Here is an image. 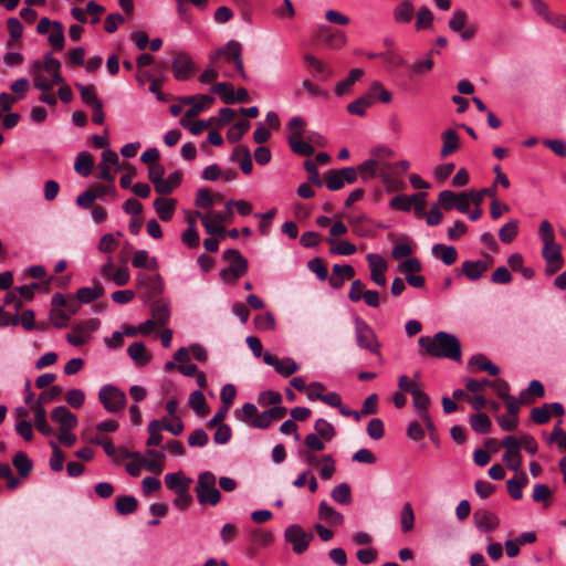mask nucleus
<instances>
[{"mask_svg":"<svg viewBox=\"0 0 566 566\" xmlns=\"http://www.w3.org/2000/svg\"><path fill=\"white\" fill-rule=\"evenodd\" d=\"M241 420L244 422H250L252 427L259 429H265L272 423L266 410L262 413H259L256 407L249 402L242 406Z\"/></svg>","mask_w":566,"mask_h":566,"instance_id":"14","label":"nucleus"},{"mask_svg":"<svg viewBox=\"0 0 566 566\" xmlns=\"http://www.w3.org/2000/svg\"><path fill=\"white\" fill-rule=\"evenodd\" d=\"M432 255L446 265H452L458 260V251L453 245L437 243L431 248Z\"/></svg>","mask_w":566,"mask_h":566,"instance_id":"26","label":"nucleus"},{"mask_svg":"<svg viewBox=\"0 0 566 566\" xmlns=\"http://www.w3.org/2000/svg\"><path fill=\"white\" fill-rule=\"evenodd\" d=\"M223 259L229 266L220 271V277L227 283L235 282L248 272V260L237 249H228Z\"/></svg>","mask_w":566,"mask_h":566,"instance_id":"4","label":"nucleus"},{"mask_svg":"<svg viewBox=\"0 0 566 566\" xmlns=\"http://www.w3.org/2000/svg\"><path fill=\"white\" fill-rule=\"evenodd\" d=\"M314 429L316 434L327 442L331 441L336 434L333 424L323 418L315 421Z\"/></svg>","mask_w":566,"mask_h":566,"instance_id":"56","label":"nucleus"},{"mask_svg":"<svg viewBox=\"0 0 566 566\" xmlns=\"http://www.w3.org/2000/svg\"><path fill=\"white\" fill-rule=\"evenodd\" d=\"M438 202L447 211L455 208L462 213L469 212V193L467 191L455 193L451 190H443L439 193Z\"/></svg>","mask_w":566,"mask_h":566,"instance_id":"11","label":"nucleus"},{"mask_svg":"<svg viewBox=\"0 0 566 566\" xmlns=\"http://www.w3.org/2000/svg\"><path fill=\"white\" fill-rule=\"evenodd\" d=\"M12 464L21 478L29 476L33 469L32 461L29 459L27 453L23 451H19L15 453V455L12 459Z\"/></svg>","mask_w":566,"mask_h":566,"instance_id":"39","label":"nucleus"},{"mask_svg":"<svg viewBox=\"0 0 566 566\" xmlns=\"http://www.w3.org/2000/svg\"><path fill=\"white\" fill-rule=\"evenodd\" d=\"M149 303L150 314L153 317L151 319H154V322H157L159 325L167 324L170 317L169 303L161 297L150 301Z\"/></svg>","mask_w":566,"mask_h":566,"instance_id":"25","label":"nucleus"},{"mask_svg":"<svg viewBox=\"0 0 566 566\" xmlns=\"http://www.w3.org/2000/svg\"><path fill=\"white\" fill-rule=\"evenodd\" d=\"M213 102L214 98L210 95H199L198 101H196L187 111V117H196L202 111L208 108Z\"/></svg>","mask_w":566,"mask_h":566,"instance_id":"60","label":"nucleus"},{"mask_svg":"<svg viewBox=\"0 0 566 566\" xmlns=\"http://www.w3.org/2000/svg\"><path fill=\"white\" fill-rule=\"evenodd\" d=\"M412 398L413 406L418 412L419 418L422 419L423 415L430 416L428 411V408L430 406L429 396L424 391L419 389L417 392H413Z\"/></svg>","mask_w":566,"mask_h":566,"instance_id":"51","label":"nucleus"},{"mask_svg":"<svg viewBox=\"0 0 566 566\" xmlns=\"http://www.w3.org/2000/svg\"><path fill=\"white\" fill-rule=\"evenodd\" d=\"M94 286L93 287H81L77 293L76 297L78 302L82 303H91L101 296L104 295L105 290L102 283L98 280H93Z\"/></svg>","mask_w":566,"mask_h":566,"instance_id":"27","label":"nucleus"},{"mask_svg":"<svg viewBox=\"0 0 566 566\" xmlns=\"http://www.w3.org/2000/svg\"><path fill=\"white\" fill-rule=\"evenodd\" d=\"M317 515L321 521L327 523L329 526H339L344 522L343 514L325 501L319 502Z\"/></svg>","mask_w":566,"mask_h":566,"instance_id":"22","label":"nucleus"},{"mask_svg":"<svg viewBox=\"0 0 566 566\" xmlns=\"http://www.w3.org/2000/svg\"><path fill=\"white\" fill-rule=\"evenodd\" d=\"M117 170H125V174L120 177L119 184L124 189H128L132 186V180L137 174V169L129 163L124 161L118 165Z\"/></svg>","mask_w":566,"mask_h":566,"instance_id":"62","label":"nucleus"},{"mask_svg":"<svg viewBox=\"0 0 566 566\" xmlns=\"http://www.w3.org/2000/svg\"><path fill=\"white\" fill-rule=\"evenodd\" d=\"M242 46L235 41H229L223 48H219L211 56L210 60L214 63L219 57H226L227 61L232 62L234 64L235 70L240 74V76L245 80L247 75L243 67V61L241 56Z\"/></svg>","mask_w":566,"mask_h":566,"instance_id":"7","label":"nucleus"},{"mask_svg":"<svg viewBox=\"0 0 566 566\" xmlns=\"http://www.w3.org/2000/svg\"><path fill=\"white\" fill-rule=\"evenodd\" d=\"M373 105L368 92L347 105V112L353 115L364 116L366 109Z\"/></svg>","mask_w":566,"mask_h":566,"instance_id":"47","label":"nucleus"},{"mask_svg":"<svg viewBox=\"0 0 566 566\" xmlns=\"http://www.w3.org/2000/svg\"><path fill=\"white\" fill-rule=\"evenodd\" d=\"M250 123L247 119H241L234 124L228 132V140L230 143H238L242 139L243 135L250 129Z\"/></svg>","mask_w":566,"mask_h":566,"instance_id":"57","label":"nucleus"},{"mask_svg":"<svg viewBox=\"0 0 566 566\" xmlns=\"http://www.w3.org/2000/svg\"><path fill=\"white\" fill-rule=\"evenodd\" d=\"M368 95L370 96L373 104L375 99L386 104L390 103L392 99V94L386 90L379 81H375L370 84Z\"/></svg>","mask_w":566,"mask_h":566,"instance_id":"44","label":"nucleus"},{"mask_svg":"<svg viewBox=\"0 0 566 566\" xmlns=\"http://www.w3.org/2000/svg\"><path fill=\"white\" fill-rule=\"evenodd\" d=\"M304 127L305 120L302 117H292L287 124V142L295 154L310 157L314 154V147L304 138Z\"/></svg>","mask_w":566,"mask_h":566,"instance_id":"3","label":"nucleus"},{"mask_svg":"<svg viewBox=\"0 0 566 566\" xmlns=\"http://www.w3.org/2000/svg\"><path fill=\"white\" fill-rule=\"evenodd\" d=\"M217 478L211 471L201 472L195 486L198 502L201 505L216 506L221 500V493L216 488Z\"/></svg>","mask_w":566,"mask_h":566,"instance_id":"2","label":"nucleus"},{"mask_svg":"<svg viewBox=\"0 0 566 566\" xmlns=\"http://www.w3.org/2000/svg\"><path fill=\"white\" fill-rule=\"evenodd\" d=\"M7 27L11 39L7 42V48H13L15 43L21 39L23 27L17 18H9Z\"/></svg>","mask_w":566,"mask_h":566,"instance_id":"52","label":"nucleus"},{"mask_svg":"<svg viewBox=\"0 0 566 566\" xmlns=\"http://www.w3.org/2000/svg\"><path fill=\"white\" fill-rule=\"evenodd\" d=\"M192 480L185 478L182 472L168 473L165 475V484L167 489L178 493L182 488H189Z\"/></svg>","mask_w":566,"mask_h":566,"instance_id":"35","label":"nucleus"},{"mask_svg":"<svg viewBox=\"0 0 566 566\" xmlns=\"http://www.w3.org/2000/svg\"><path fill=\"white\" fill-rule=\"evenodd\" d=\"M214 203V196L207 188L197 191L196 206L202 209H210Z\"/></svg>","mask_w":566,"mask_h":566,"instance_id":"64","label":"nucleus"},{"mask_svg":"<svg viewBox=\"0 0 566 566\" xmlns=\"http://www.w3.org/2000/svg\"><path fill=\"white\" fill-rule=\"evenodd\" d=\"M127 353L137 366H145L150 361L151 358L146 346L142 342L133 343L128 347Z\"/></svg>","mask_w":566,"mask_h":566,"instance_id":"29","label":"nucleus"},{"mask_svg":"<svg viewBox=\"0 0 566 566\" xmlns=\"http://www.w3.org/2000/svg\"><path fill=\"white\" fill-rule=\"evenodd\" d=\"M379 59L382 60L384 64L386 65V67L388 70L392 69V67H400V66L406 65L405 59L400 54H398L391 50H387L386 52H380Z\"/></svg>","mask_w":566,"mask_h":566,"instance_id":"59","label":"nucleus"},{"mask_svg":"<svg viewBox=\"0 0 566 566\" xmlns=\"http://www.w3.org/2000/svg\"><path fill=\"white\" fill-rule=\"evenodd\" d=\"M230 159L238 163L243 174L249 175L253 169L251 153L245 146H237L230 156Z\"/></svg>","mask_w":566,"mask_h":566,"instance_id":"24","label":"nucleus"},{"mask_svg":"<svg viewBox=\"0 0 566 566\" xmlns=\"http://www.w3.org/2000/svg\"><path fill=\"white\" fill-rule=\"evenodd\" d=\"M49 42L56 51H61L64 48V28L59 21L53 22V28L50 30Z\"/></svg>","mask_w":566,"mask_h":566,"instance_id":"46","label":"nucleus"},{"mask_svg":"<svg viewBox=\"0 0 566 566\" xmlns=\"http://www.w3.org/2000/svg\"><path fill=\"white\" fill-rule=\"evenodd\" d=\"M171 69L177 80L185 81L193 74L195 64L188 54L180 52L174 57Z\"/></svg>","mask_w":566,"mask_h":566,"instance_id":"15","label":"nucleus"},{"mask_svg":"<svg viewBox=\"0 0 566 566\" xmlns=\"http://www.w3.org/2000/svg\"><path fill=\"white\" fill-rule=\"evenodd\" d=\"M249 538L252 544L266 547L273 543L274 534L271 531L254 527L249 531Z\"/></svg>","mask_w":566,"mask_h":566,"instance_id":"37","label":"nucleus"},{"mask_svg":"<svg viewBox=\"0 0 566 566\" xmlns=\"http://www.w3.org/2000/svg\"><path fill=\"white\" fill-rule=\"evenodd\" d=\"M542 255L546 261V273L548 275L556 273L564 264L562 248L555 241L551 244H544Z\"/></svg>","mask_w":566,"mask_h":566,"instance_id":"13","label":"nucleus"},{"mask_svg":"<svg viewBox=\"0 0 566 566\" xmlns=\"http://www.w3.org/2000/svg\"><path fill=\"white\" fill-rule=\"evenodd\" d=\"M355 333L357 345L360 348L367 349L374 354L379 355V343L376 339V335L371 327L360 317H356L355 321Z\"/></svg>","mask_w":566,"mask_h":566,"instance_id":"9","label":"nucleus"},{"mask_svg":"<svg viewBox=\"0 0 566 566\" xmlns=\"http://www.w3.org/2000/svg\"><path fill=\"white\" fill-rule=\"evenodd\" d=\"M401 530L403 533H408L413 528L415 513L409 502L405 503L400 513Z\"/></svg>","mask_w":566,"mask_h":566,"instance_id":"58","label":"nucleus"},{"mask_svg":"<svg viewBox=\"0 0 566 566\" xmlns=\"http://www.w3.org/2000/svg\"><path fill=\"white\" fill-rule=\"evenodd\" d=\"M136 286L143 291L142 300L145 303L160 298L164 292V282L159 274L150 275L145 272H138L136 275Z\"/></svg>","mask_w":566,"mask_h":566,"instance_id":"6","label":"nucleus"},{"mask_svg":"<svg viewBox=\"0 0 566 566\" xmlns=\"http://www.w3.org/2000/svg\"><path fill=\"white\" fill-rule=\"evenodd\" d=\"M348 223L352 227V230L358 237H367L369 235L371 228L368 223V219L365 214L360 216H346Z\"/></svg>","mask_w":566,"mask_h":566,"instance_id":"34","label":"nucleus"},{"mask_svg":"<svg viewBox=\"0 0 566 566\" xmlns=\"http://www.w3.org/2000/svg\"><path fill=\"white\" fill-rule=\"evenodd\" d=\"M502 447L506 449L503 461L507 463L511 471H518L522 465L521 442L514 436H506L502 442Z\"/></svg>","mask_w":566,"mask_h":566,"instance_id":"12","label":"nucleus"},{"mask_svg":"<svg viewBox=\"0 0 566 566\" xmlns=\"http://www.w3.org/2000/svg\"><path fill=\"white\" fill-rule=\"evenodd\" d=\"M189 406L196 411V413L200 417H205L209 413V408L207 406V401L205 395L200 390H196L189 396Z\"/></svg>","mask_w":566,"mask_h":566,"instance_id":"45","label":"nucleus"},{"mask_svg":"<svg viewBox=\"0 0 566 566\" xmlns=\"http://www.w3.org/2000/svg\"><path fill=\"white\" fill-rule=\"evenodd\" d=\"M132 265L137 269H146L153 271L158 269V262L156 258H150L146 250H137L134 252Z\"/></svg>","mask_w":566,"mask_h":566,"instance_id":"30","label":"nucleus"},{"mask_svg":"<svg viewBox=\"0 0 566 566\" xmlns=\"http://www.w3.org/2000/svg\"><path fill=\"white\" fill-rule=\"evenodd\" d=\"M324 180L329 190H339L344 187L340 169H329L324 174Z\"/></svg>","mask_w":566,"mask_h":566,"instance_id":"61","label":"nucleus"},{"mask_svg":"<svg viewBox=\"0 0 566 566\" xmlns=\"http://www.w3.org/2000/svg\"><path fill=\"white\" fill-rule=\"evenodd\" d=\"M51 419L60 424V431L73 430L77 426V417L64 406L54 408L51 412Z\"/></svg>","mask_w":566,"mask_h":566,"instance_id":"19","label":"nucleus"},{"mask_svg":"<svg viewBox=\"0 0 566 566\" xmlns=\"http://www.w3.org/2000/svg\"><path fill=\"white\" fill-rule=\"evenodd\" d=\"M116 511L120 515L134 513L138 507V501L132 495H119L116 497Z\"/></svg>","mask_w":566,"mask_h":566,"instance_id":"43","label":"nucleus"},{"mask_svg":"<svg viewBox=\"0 0 566 566\" xmlns=\"http://www.w3.org/2000/svg\"><path fill=\"white\" fill-rule=\"evenodd\" d=\"M413 14L415 7L408 0H403L398 3L392 11L394 19L397 23H409L412 20Z\"/></svg>","mask_w":566,"mask_h":566,"instance_id":"31","label":"nucleus"},{"mask_svg":"<svg viewBox=\"0 0 566 566\" xmlns=\"http://www.w3.org/2000/svg\"><path fill=\"white\" fill-rule=\"evenodd\" d=\"M331 244V253L339 255H352L357 251L355 244L348 241H337L335 239H327Z\"/></svg>","mask_w":566,"mask_h":566,"instance_id":"50","label":"nucleus"},{"mask_svg":"<svg viewBox=\"0 0 566 566\" xmlns=\"http://www.w3.org/2000/svg\"><path fill=\"white\" fill-rule=\"evenodd\" d=\"M490 269V263L481 262V260L475 261H464L461 264V270L459 275H464L470 281H476L483 276V274Z\"/></svg>","mask_w":566,"mask_h":566,"instance_id":"20","label":"nucleus"},{"mask_svg":"<svg viewBox=\"0 0 566 566\" xmlns=\"http://www.w3.org/2000/svg\"><path fill=\"white\" fill-rule=\"evenodd\" d=\"M468 23V14L463 10L454 11L452 18L449 20V28L453 32H461Z\"/></svg>","mask_w":566,"mask_h":566,"instance_id":"63","label":"nucleus"},{"mask_svg":"<svg viewBox=\"0 0 566 566\" xmlns=\"http://www.w3.org/2000/svg\"><path fill=\"white\" fill-rule=\"evenodd\" d=\"M364 75V71L361 69H354L349 72L348 76L338 82L335 87V94L337 96H343L347 94L352 86Z\"/></svg>","mask_w":566,"mask_h":566,"instance_id":"33","label":"nucleus"},{"mask_svg":"<svg viewBox=\"0 0 566 566\" xmlns=\"http://www.w3.org/2000/svg\"><path fill=\"white\" fill-rule=\"evenodd\" d=\"M368 261V265L370 269V279L379 286H385L387 283V279L385 276V272L388 268L385 259L378 254L369 253L366 256Z\"/></svg>","mask_w":566,"mask_h":566,"instance_id":"17","label":"nucleus"},{"mask_svg":"<svg viewBox=\"0 0 566 566\" xmlns=\"http://www.w3.org/2000/svg\"><path fill=\"white\" fill-rule=\"evenodd\" d=\"M475 526L482 532H491L499 526V518L486 510H476L473 514Z\"/></svg>","mask_w":566,"mask_h":566,"instance_id":"21","label":"nucleus"},{"mask_svg":"<svg viewBox=\"0 0 566 566\" xmlns=\"http://www.w3.org/2000/svg\"><path fill=\"white\" fill-rule=\"evenodd\" d=\"M163 429V421L161 420H153L148 424V432L149 438L147 439L146 444L148 447H158L160 446L163 441V436L160 433Z\"/></svg>","mask_w":566,"mask_h":566,"instance_id":"55","label":"nucleus"},{"mask_svg":"<svg viewBox=\"0 0 566 566\" xmlns=\"http://www.w3.org/2000/svg\"><path fill=\"white\" fill-rule=\"evenodd\" d=\"M433 19V13L428 7H420L416 17V30L421 31L432 28Z\"/></svg>","mask_w":566,"mask_h":566,"instance_id":"48","label":"nucleus"},{"mask_svg":"<svg viewBox=\"0 0 566 566\" xmlns=\"http://www.w3.org/2000/svg\"><path fill=\"white\" fill-rule=\"evenodd\" d=\"M94 167V159L93 156L87 151H81L75 160L74 169L75 171L83 176L87 177L91 175Z\"/></svg>","mask_w":566,"mask_h":566,"instance_id":"36","label":"nucleus"},{"mask_svg":"<svg viewBox=\"0 0 566 566\" xmlns=\"http://www.w3.org/2000/svg\"><path fill=\"white\" fill-rule=\"evenodd\" d=\"M75 87L78 90L82 101L91 108H94L95 106L102 104V101L97 97L95 86L90 85H83L80 83L75 84Z\"/></svg>","mask_w":566,"mask_h":566,"instance_id":"40","label":"nucleus"},{"mask_svg":"<svg viewBox=\"0 0 566 566\" xmlns=\"http://www.w3.org/2000/svg\"><path fill=\"white\" fill-rule=\"evenodd\" d=\"M392 154V150L386 147L377 148L373 151L375 160L379 161L378 176L381 177L385 184H390L392 181V164L385 160L386 158L391 157Z\"/></svg>","mask_w":566,"mask_h":566,"instance_id":"18","label":"nucleus"},{"mask_svg":"<svg viewBox=\"0 0 566 566\" xmlns=\"http://www.w3.org/2000/svg\"><path fill=\"white\" fill-rule=\"evenodd\" d=\"M331 497L340 505H349L353 501L349 484L344 482L336 485L331 492Z\"/></svg>","mask_w":566,"mask_h":566,"instance_id":"42","label":"nucleus"},{"mask_svg":"<svg viewBox=\"0 0 566 566\" xmlns=\"http://www.w3.org/2000/svg\"><path fill=\"white\" fill-rule=\"evenodd\" d=\"M31 74L33 76V85L35 88L42 92H50L53 87V83H51L43 74H42V62L35 61L31 66Z\"/></svg>","mask_w":566,"mask_h":566,"instance_id":"32","label":"nucleus"},{"mask_svg":"<svg viewBox=\"0 0 566 566\" xmlns=\"http://www.w3.org/2000/svg\"><path fill=\"white\" fill-rule=\"evenodd\" d=\"M418 344L429 356L455 361L461 359V343L453 334L438 332L433 337L421 336Z\"/></svg>","mask_w":566,"mask_h":566,"instance_id":"1","label":"nucleus"},{"mask_svg":"<svg viewBox=\"0 0 566 566\" xmlns=\"http://www.w3.org/2000/svg\"><path fill=\"white\" fill-rule=\"evenodd\" d=\"M528 483V478L527 475L522 472L520 473L518 476L516 478H512L510 479L507 482H506V488H507V492L514 499V500H521L522 496H523V492H522V489Z\"/></svg>","mask_w":566,"mask_h":566,"instance_id":"38","label":"nucleus"},{"mask_svg":"<svg viewBox=\"0 0 566 566\" xmlns=\"http://www.w3.org/2000/svg\"><path fill=\"white\" fill-rule=\"evenodd\" d=\"M442 147L440 150V155L442 158H447L455 153L460 148V137L458 133L449 128L444 130L441 135Z\"/></svg>","mask_w":566,"mask_h":566,"instance_id":"23","label":"nucleus"},{"mask_svg":"<svg viewBox=\"0 0 566 566\" xmlns=\"http://www.w3.org/2000/svg\"><path fill=\"white\" fill-rule=\"evenodd\" d=\"M470 423L474 431L482 434L488 433L492 426L490 418L485 413H476L471 416Z\"/></svg>","mask_w":566,"mask_h":566,"instance_id":"54","label":"nucleus"},{"mask_svg":"<svg viewBox=\"0 0 566 566\" xmlns=\"http://www.w3.org/2000/svg\"><path fill=\"white\" fill-rule=\"evenodd\" d=\"M545 394L544 386L538 380H532L527 387V389L523 390L520 395V402L521 403H531L532 400L528 399V396H534L537 398L543 397Z\"/></svg>","mask_w":566,"mask_h":566,"instance_id":"49","label":"nucleus"},{"mask_svg":"<svg viewBox=\"0 0 566 566\" xmlns=\"http://www.w3.org/2000/svg\"><path fill=\"white\" fill-rule=\"evenodd\" d=\"M518 233V221L511 220L499 230V238L503 243H511Z\"/></svg>","mask_w":566,"mask_h":566,"instance_id":"53","label":"nucleus"},{"mask_svg":"<svg viewBox=\"0 0 566 566\" xmlns=\"http://www.w3.org/2000/svg\"><path fill=\"white\" fill-rule=\"evenodd\" d=\"M263 361L266 365L274 367L275 371L284 377L293 375L300 368L292 358L280 359L269 352L264 353Z\"/></svg>","mask_w":566,"mask_h":566,"instance_id":"16","label":"nucleus"},{"mask_svg":"<svg viewBox=\"0 0 566 566\" xmlns=\"http://www.w3.org/2000/svg\"><path fill=\"white\" fill-rule=\"evenodd\" d=\"M313 539L314 534L300 524H291L284 530V541L292 546L296 555L304 554Z\"/></svg>","mask_w":566,"mask_h":566,"instance_id":"5","label":"nucleus"},{"mask_svg":"<svg viewBox=\"0 0 566 566\" xmlns=\"http://www.w3.org/2000/svg\"><path fill=\"white\" fill-rule=\"evenodd\" d=\"M316 39L332 50H339L348 42L344 31L329 25H319L316 30Z\"/></svg>","mask_w":566,"mask_h":566,"instance_id":"10","label":"nucleus"},{"mask_svg":"<svg viewBox=\"0 0 566 566\" xmlns=\"http://www.w3.org/2000/svg\"><path fill=\"white\" fill-rule=\"evenodd\" d=\"M177 201L175 199L157 198L154 201V208L163 221H169L175 212Z\"/></svg>","mask_w":566,"mask_h":566,"instance_id":"28","label":"nucleus"},{"mask_svg":"<svg viewBox=\"0 0 566 566\" xmlns=\"http://www.w3.org/2000/svg\"><path fill=\"white\" fill-rule=\"evenodd\" d=\"M98 399L103 407L109 412H117L126 406V395L113 385H104L98 392Z\"/></svg>","mask_w":566,"mask_h":566,"instance_id":"8","label":"nucleus"},{"mask_svg":"<svg viewBox=\"0 0 566 566\" xmlns=\"http://www.w3.org/2000/svg\"><path fill=\"white\" fill-rule=\"evenodd\" d=\"M469 364L475 366L479 370L489 373L491 376H497L500 374V368L492 364L483 354L472 356Z\"/></svg>","mask_w":566,"mask_h":566,"instance_id":"41","label":"nucleus"}]
</instances>
